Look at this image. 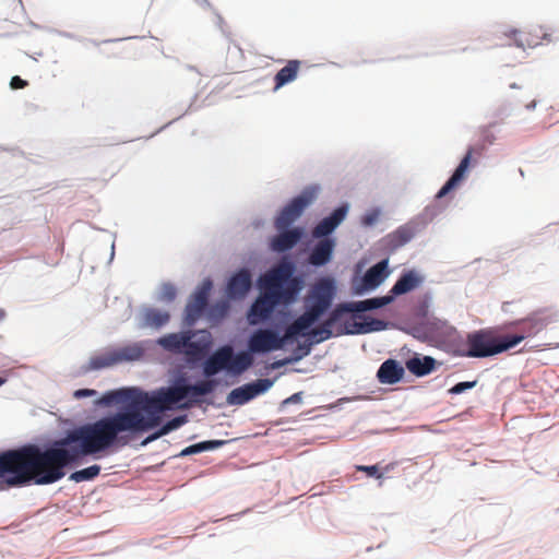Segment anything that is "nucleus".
<instances>
[{"label": "nucleus", "mask_w": 559, "mask_h": 559, "mask_svg": "<svg viewBox=\"0 0 559 559\" xmlns=\"http://www.w3.org/2000/svg\"><path fill=\"white\" fill-rule=\"evenodd\" d=\"M385 276H389V271L386 270Z\"/></svg>", "instance_id": "obj_49"}, {"label": "nucleus", "mask_w": 559, "mask_h": 559, "mask_svg": "<svg viewBox=\"0 0 559 559\" xmlns=\"http://www.w3.org/2000/svg\"><path fill=\"white\" fill-rule=\"evenodd\" d=\"M356 469L365 472L366 476L369 477V478H377L378 479L382 475L380 469H379V467H378V465H371V466L357 465Z\"/></svg>", "instance_id": "obj_36"}, {"label": "nucleus", "mask_w": 559, "mask_h": 559, "mask_svg": "<svg viewBox=\"0 0 559 559\" xmlns=\"http://www.w3.org/2000/svg\"><path fill=\"white\" fill-rule=\"evenodd\" d=\"M377 219V214L368 215L364 218L366 225H371Z\"/></svg>", "instance_id": "obj_44"}, {"label": "nucleus", "mask_w": 559, "mask_h": 559, "mask_svg": "<svg viewBox=\"0 0 559 559\" xmlns=\"http://www.w3.org/2000/svg\"><path fill=\"white\" fill-rule=\"evenodd\" d=\"M348 213V205L342 204L336 207L330 216L324 217L312 230L314 238H323L332 234L337 226L345 219Z\"/></svg>", "instance_id": "obj_20"}, {"label": "nucleus", "mask_w": 559, "mask_h": 559, "mask_svg": "<svg viewBox=\"0 0 559 559\" xmlns=\"http://www.w3.org/2000/svg\"><path fill=\"white\" fill-rule=\"evenodd\" d=\"M521 337L499 335L493 329H481L467 334L466 343L457 347L461 357L485 358L495 356L520 344Z\"/></svg>", "instance_id": "obj_5"}, {"label": "nucleus", "mask_w": 559, "mask_h": 559, "mask_svg": "<svg viewBox=\"0 0 559 559\" xmlns=\"http://www.w3.org/2000/svg\"><path fill=\"white\" fill-rule=\"evenodd\" d=\"M384 376H385V372H384V362H383L380 365V367L377 371V378L380 383H384Z\"/></svg>", "instance_id": "obj_43"}, {"label": "nucleus", "mask_w": 559, "mask_h": 559, "mask_svg": "<svg viewBox=\"0 0 559 559\" xmlns=\"http://www.w3.org/2000/svg\"><path fill=\"white\" fill-rule=\"evenodd\" d=\"M314 187H308L294 198L275 218L274 225L277 230L289 227L316 199Z\"/></svg>", "instance_id": "obj_11"}, {"label": "nucleus", "mask_w": 559, "mask_h": 559, "mask_svg": "<svg viewBox=\"0 0 559 559\" xmlns=\"http://www.w3.org/2000/svg\"><path fill=\"white\" fill-rule=\"evenodd\" d=\"M405 373L404 368L393 359H386V383L399 382Z\"/></svg>", "instance_id": "obj_34"}, {"label": "nucleus", "mask_w": 559, "mask_h": 559, "mask_svg": "<svg viewBox=\"0 0 559 559\" xmlns=\"http://www.w3.org/2000/svg\"><path fill=\"white\" fill-rule=\"evenodd\" d=\"M100 473V466L99 465H92L86 468L76 471L70 475V479L75 483H82L86 480L94 479L97 477Z\"/></svg>", "instance_id": "obj_35"}, {"label": "nucleus", "mask_w": 559, "mask_h": 559, "mask_svg": "<svg viewBox=\"0 0 559 559\" xmlns=\"http://www.w3.org/2000/svg\"><path fill=\"white\" fill-rule=\"evenodd\" d=\"M251 285V274L248 270H241L228 281L226 294L230 299H240L246 296Z\"/></svg>", "instance_id": "obj_22"}, {"label": "nucleus", "mask_w": 559, "mask_h": 559, "mask_svg": "<svg viewBox=\"0 0 559 559\" xmlns=\"http://www.w3.org/2000/svg\"><path fill=\"white\" fill-rule=\"evenodd\" d=\"M474 153H476V150L474 147H469L467 150L465 156L462 158L453 175L437 193L436 197L438 199L445 197L450 191L457 188L461 185V182L466 178V174Z\"/></svg>", "instance_id": "obj_21"}, {"label": "nucleus", "mask_w": 559, "mask_h": 559, "mask_svg": "<svg viewBox=\"0 0 559 559\" xmlns=\"http://www.w3.org/2000/svg\"><path fill=\"white\" fill-rule=\"evenodd\" d=\"M96 394H97V392L95 390L80 389V390H76L73 395L76 399H82V397H87V396H94Z\"/></svg>", "instance_id": "obj_42"}, {"label": "nucleus", "mask_w": 559, "mask_h": 559, "mask_svg": "<svg viewBox=\"0 0 559 559\" xmlns=\"http://www.w3.org/2000/svg\"><path fill=\"white\" fill-rule=\"evenodd\" d=\"M262 292L280 299L283 304L293 302L302 287V281L293 276V267L280 265L260 278Z\"/></svg>", "instance_id": "obj_7"}, {"label": "nucleus", "mask_w": 559, "mask_h": 559, "mask_svg": "<svg viewBox=\"0 0 559 559\" xmlns=\"http://www.w3.org/2000/svg\"><path fill=\"white\" fill-rule=\"evenodd\" d=\"M224 443H225V441H223V440H210V441L199 442V443H195V444L185 448L180 452L179 455L188 456L191 454H197V453H201V452L209 451V450H214V449L222 447Z\"/></svg>", "instance_id": "obj_32"}, {"label": "nucleus", "mask_w": 559, "mask_h": 559, "mask_svg": "<svg viewBox=\"0 0 559 559\" xmlns=\"http://www.w3.org/2000/svg\"><path fill=\"white\" fill-rule=\"evenodd\" d=\"M273 385L270 379H259L254 382L243 384L229 392L227 403L229 405H243L259 394L266 392Z\"/></svg>", "instance_id": "obj_15"}, {"label": "nucleus", "mask_w": 559, "mask_h": 559, "mask_svg": "<svg viewBox=\"0 0 559 559\" xmlns=\"http://www.w3.org/2000/svg\"><path fill=\"white\" fill-rule=\"evenodd\" d=\"M293 326L294 322L286 328L282 336L272 329L254 331L248 341L249 350L259 354L282 349L287 343L297 337L298 334H302L301 330H293Z\"/></svg>", "instance_id": "obj_9"}, {"label": "nucleus", "mask_w": 559, "mask_h": 559, "mask_svg": "<svg viewBox=\"0 0 559 559\" xmlns=\"http://www.w3.org/2000/svg\"><path fill=\"white\" fill-rule=\"evenodd\" d=\"M10 476L5 483L10 487L34 481L47 485L64 477V467L78 463L69 445L59 444L41 450L38 445L26 444L19 449L5 451Z\"/></svg>", "instance_id": "obj_2"}, {"label": "nucleus", "mask_w": 559, "mask_h": 559, "mask_svg": "<svg viewBox=\"0 0 559 559\" xmlns=\"http://www.w3.org/2000/svg\"><path fill=\"white\" fill-rule=\"evenodd\" d=\"M229 306L226 301H221L214 305L211 309V316L224 318L228 312Z\"/></svg>", "instance_id": "obj_37"}, {"label": "nucleus", "mask_w": 559, "mask_h": 559, "mask_svg": "<svg viewBox=\"0 0 559 559\" xmlns=\"http://www.w3.org/2000/svg\"><path fill=\"white\" fill-rule=\"evenodd\" d=\"M334 246V241L330 238L318 241L309 254V263L314 266L326 264L331 260Z\"/></svg>", "instance_id": "obj_25"}, {"label": "nucleus", "mask_w": 559, "mask_h": 559, "mask_svg": "<svg viewBox=\"0 0 559 559\" xmlns=\"http://www.w3.org/2000/svg\"><path fill=\"white\" fill-rule=\"evenodd\" d=\"M142 355L143 349L136 345L109 349L91 357L86 370H98L115 366L122 361L138 360Z\"/></svg>", "instance_id": "obj_12"}, {"label": "nucleus", "mask_w": 559, "mask_h": 559, "mask_svg": "<svg viewBox=\"0 0 559 559\" xmlns=\"http://www.w3.org/2000/svg\"><path fill=\"white\" fill-rule=\"evenodd\" d=\"M302 237V229L299 227L293 229H284L282 233L273 237L271 241L272 250L276 252H285L294 248Z\"/></svg>", "instance_id": "obj_23"}, {"label": "nucleus", "mask_w": 559, "mask_h": 559, "mask_svg": "<svg viewBox=\"0 0 559 559\" xmlns=\"http://www.w3.org/2000/svg\"><path fill=\"white\" fill-rule=\"evenodd\" d=\"M384 278V260L379 261L376 265L359 277L355 276L352 281V290L355 295H362L366 292L374 289Z\"/></svg>", "instance_id": "obj_17"}, {"label": "nucleus", "mask_w": 559, "mask_h": 559, "mask_svg": "<svg viewBox=\"0 0 559 559\" xmlns=\"http://www.w3.org/2000/svg\"><path fill=\"white\" fill-rule=\"evenodd\" d=\"M233 359V347L225 345L213 353L204 362L203 371L206 377H212L223 369L229 370Z\"/></svg>", "instance_id": "obj_19"}, {"label": "nucleus", "mask_w": 559, "mask_h": 559, "mask_svg": "<svg viewBox=\"0 0 559 559\" xmlns=\"http://www.w3.org/2000/svg\"><path fill=\"white\" fill-rule=\"evenodd\" d=\"M187 418L186 416H178L173 418L171 420L167 421L159 430L154 432L153 435L148 436L144 441L142 442L143 445L148 444L150 442L160 438L162 436H165L169 433L170 431L179 428L181 425L186 423Z\"/></svg>", "instance_id": "obj_30"}, {"label": "nucleus", "mask_w": 559, "mask_h": 559, "mask_svg": "<svg viewBox=\"0 0 559 559\" xmlns=\"http://www.w3.org/2000/svg\"><path fill=\"white\" fill-rule=\"evenodd\" d=\"M253 362V358L248 352H240L237 355L233 354V359L229 366V371L240 374L246 371Z\"/></svg>", "instance_id": "obj_31"}, {"label": "nucleus", "mask_w": 559, "mask_h": 559, "mask_svg": "<svg viewBox=\"0 0 559 559\" xmlns=\"http://www.w3.org/2000/svg\"><path fill=\"white\" fill-rule=\"evenodd\" d=\"M475 384H476L475 381H473V382H459V383H456L454 386H452L450 389V393H452V394H461L465 390L474 388Z\"/></svg>", "instance_id": "obj_39"}, {"label": "nucleus", "mask_w": 559, "mask_h": 559, "mask_svg": "<svg viewBox=\"0 0 559 559\" xmlns=\"http://www.w3.org/2000/svg\"><path fill=\"white\" fill-rule=\"evenodd\" d=\"M10 476V472H9V465H8V460H7V454H5V451L0 453V478L2 477H9Z\"/></svg>", "instance_id": "obj_40"}, {"label": "nucleus", "mask_w": 559, "mask_h": 559, "mask_svg": "<svg viewBox=\"0 0 559 559\" xmlns=\"http://www.w3.org/2000/svg\"><path fill=\"white\" fill-rule=\"evenodd\" d=\"M417 227L413 223L400 226L395 231L386 237V248L396 250L409 242L416 235Z\"/></svg>", "instance_id": "obj_26"}, {"label": "nucleus", "mask_w": 559, "mask_h": 559, "mask_svg": "<svg viewBox=\"0 0 559 559\" xmlns=\"http://www.w3.org/2000/svg\"><path fill=\"white\" fill-rule=\"evenodd\" d=\"M158 344L176 354L195 356L201 352L199 344L192 341L191 332L167 334L158 340Z\"/></svg>", "instance_id": "obj_14"}, {"label": "nucleus", "mask_w": 559, "mask_h": 559, "mask_svg": "<svg viewBox=\"0 0 559 559\" xmlns=\"http://www.w3.org/2000/svg\"><path fill=\"white\" fill-rule=\"evenodd\" d=\"M506 34L513 37L515 45L523 49L534 48L544 43H550L552 40V33L548 32L542 25H532L521 31L511 29Z\"/></svg>", "instance_id": "obj_13"}, {"label": "nucleus", "mask_w": 559, "mask_h": 559, "mask_svg": "<svg viewBox=\"0 0 559 559\" xmlns=\"http://www.w3.org/2000/svg\"><path fill=\"white\" fill-rule=\"evenodd\" d=\"M436 367V360L430 356H415L406 361V368L417 377L429 374Z\"/></svg>", "instance_id": "obj_29"}, {"label": "nucleus", "mask_w": 559, "mask_h": 559, "mask_svg": "<svg viewBox=\"0 0 559 559\" xmlns=\"http://www.w3.org/2000/svg\"><path fill=\"white\" fill-rule=\"evenodd\" d=\"M296 397H297V394L293 395V396H292V397H289V399H286L285 403H288V402L293 401V399H296Z\"/></svg>", "instance_id": "obj_47"}, {"label": "nucleus", "mask_w": 559, "mask_h": 559, "mask_svg": "<svg viewBox=\"0 0 559 559\" xmlns=\"http://www.w3.org/2000/svg\"><path fill=\"white\" fill-rule=\"evenodd\" d=\"M558 321V313L551 308H542L531 312L526 318L519 320L515 324L520 328V333L509 334L510 337H521L520 343L535 336L550 324Z\"/></svg>", "instance_id": "obj_10"}, {"label": "nucleus", "mask_w": 559, "mask_h": 559, "mask_svg": "<svg viewBox=\"0 0 559 559\" xmlns=\"http://www.w3.org/2000/svg\"><path fill=\"white\" fill-rule=\"evenodd\" d=\"M28 85L27 81L21 79L20 76L15 75L10 81V86L12 90H20L24 88Z\"/></svg>", "instance_id": "obj_41"}, {"label": "nucleus", "mask_w": 559, "mask_h": 559, "mask_svg": "<svg viewBox=\"0 0 559 559\" xmlns=\"http://www.w3.org/2000/svg\"><path fill=\"white\" fill-rule=\"evenodd\" d=\"M155 426L154 418H145V415L139 409L130 408L128 405L122 412L68 432L64 438L59 439V444L69 445L76 461L80 462L83 456L103 452L115 443L128 444L129 439L119 436L120 433L143 432Z\"/></svg>", "instance_id": "obj_1"}, {"label": "nucleus", "mask_w": 559, "mask_h": 559, "mask_svg": "<svg viewBox=\"0 0 559 559\" xmlns=\"http://www.w3.org/2000/svg\"><path fill=\"white\" fill-rule=\"evenodd\" d=\"M212 286L213 284L211 280H204L190 297L186 306V320L188 323H194L202 316L207 306V299Z\"/></svg>", "instance_id": "obj_16"}, {"label": "nucleus", "mask_w": 559, "mask_h": 559, "mask_svg": "<svg viewBox=\"0 0 559 559\" xmlns=\"http://www.w3.org/2000/svg\"><path fill=\"white\" fill-rule=\"evenodd\" d=\"M417 227L413 223L400 226L395 231L386 237V248L396 250L409 242L416 235Z\"/></svg>", "instance_id": "obj_27"}, {"label": "nucleus", "mask_w": 559, "mask_h": 559, "mask_svg": "<svg viewBox=\"0 0 559 559\" xmlns=\"http://www.w3.org/2000/svg\"><path fill=\"white\" fill-rule=\"evenodd\" d=\"M421 281V277L414 271L404 273L391 288V296L386 295V305L391 302L394 296H400L415 289Z\"/></svg>", "instance_id": "obj_24"}, {"label": "nucleus", "mask_w": 559, "mask_h": 559, "mask_svg": "<svg viewBox=\"0 0 559 559\" xmlns=\"http://www.w3.org/2000/svg\"><path fill=\"white\" fill-rule=\"evenodd\" d=\"M335 295L334 282L321 278L312 287L307 299V309L294 321L293 330H309L321 316L331 307Z\"/></svg>", "instance_id": "obj_6"}, {"label": "nucleus", "mask_w": 559, "mask_h": 559, "mask_svg": "<svg viewBox=\"0 0 559 559\" xmlns=\"http://www.w3.org/2000/svg\"><path fill=\"white\" fill-rule=\"evenodd\" d=\"M4 382H5V379H4V378H0V386H1L2 384H4Z\"/></svg>", "instance_id": "obj_48"}, {"label": "nucleus", "mask_w": 559, "mask_h": 559, "mask_svg": "<svg viewBox=\"0 0 559 559\" xmlns=\"http://www.w3.org/2000/svg\"><path fill=\"white\" fill-rule=\"evenodd\" d=\"M384 306V297H376L361 301L343 302L330 313L329 318L317 328L304 331L302 336H308L307 346L299 345L304 355L309 354L310 345L329 340L334 334H359L384 329V321L371 319L362 312L378 309Z\"/></svg>", "instance_id": "obj_4"}, {"label": "nucleus", "mask_w": 559, "mask_h": 559, "mask_svg": "<svg viewBox=\"0 0 559 559\" xmlns=\"http://www.w3.org/2000/svg\"><path fill=\"white\" fill-rule=\"evenodd\" d=\"M216 385L217 382L212 379L188 384L185 378H180L173 385L160 388L152 393L133 388L110 391L102 397V402L104 404L130 402V408L139 409L142 414L145 412L147 414L145 418H154L157 426L160 413L171 409L186 399H190L191 403L195 402L193 397L212 393Z\"/></svg>", "instance_id": "obj_3"}, {"label": "nucleus", "mask_w": 559, "mask_h": 559, "mask_svg": "<svg viewBox=\"0 0 559 559\" xmlns=\"http://www.w3.org/2000/svg\"><path fill=\"white\" fill-rule=\"evenodd\" d=\"M414 336L423 340H429L436 344L445 347L448 350L456 353L457 347L462 345V336L448 321L438 318H427L425 321L413 328Z\"/></svg>", "instance_id": "obj_8"}, {"label": "nucleus", "mask_w": 559, "mask_h": 559, "mask_svg": "<svg viewBox=\"0 0 559 559\" xmlns=\"http://www.w3.org/2000/svg\"><path fill=\"white\" fill-rule=\"evenodd\" d=\"M535 106H536L535 100H532L531 103H528V104H526V105H525V107H526L527 109H533V108H535Z\"/></svg>", "instance_id": "obj_45"}, {"label": "nucleus", "mask_w": 559, "mask_h": 559, "mask_svg": "<svg viewBox=\"0 0 559 559\" xmlns=\"http://www.w3.org/2000/svg\"><path fill=\"white\" fill-rule=\"evenodd\" d=\"M160 297L165 301H173L176 297V288L170 284H165Z\"/></svg>", "instance_id": "obj_38"}, {"label": "nucleus", "mask_w": 559, "mask_h": 559, "mask_svg": "<svg viewBox=\"0 0 559 559\" xmlns=\"http://www.w3.org/2000/svg\"><path fill=\"white\" fill-rule=\"evenodd\" d=\"M5 317L4 310H0V320H2Z\"/></svg>", "instance_id": "obj_46"}, {"label": "nucleus", "mask_w": 559, "mask_h": 559, "mask_svg": "<svg viewBox=\"0 0 559 559\" xmlns=\"http://www.w3.org/2000/svg\"><path fill=\"white\" fill-rule=\"evenodd\" d=\"M144 319L147 325L159 328L169 321V314L157 309H148L145 311Z\"/></svg>", "instance_id": "obj_33"}, {"label": "nucleus", "mask_w": 559, "mask_h": 559, "mask_svg": "<svg viewBox=\"0 0 559 559\" xmlns=\"http://www.w3.org/2000/svg\"><path fill=\"white\" fill-rule=\"evenodd\" d=\"M301 67L299 60H288L286 66L283 67L274 76V90H280L284 85L292 83L298 76Z\"/></svg>", "instance_id": "obj_28"}, {"label": "nucleus", "mask_w": 559, "mask_h": 559, "mask_svg": "<svg viewBox=\"0 0 559 559\" xmlns=\"http://www.w3.org/2000/svg\"><path fill=\"white\" fill-rule=\"evenodd\" d=\"M278 304H283V301L262 292L249 310L248 319L250 324H258L269 319L274 307Z\"/></svg>", "instance_id": "obj_18"}]
</instances>
